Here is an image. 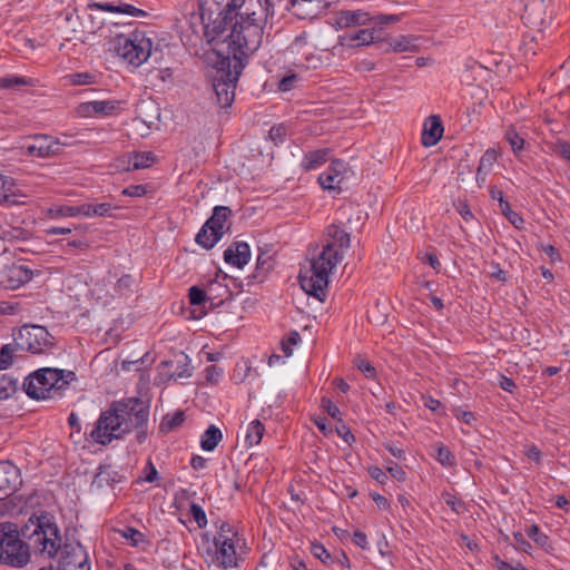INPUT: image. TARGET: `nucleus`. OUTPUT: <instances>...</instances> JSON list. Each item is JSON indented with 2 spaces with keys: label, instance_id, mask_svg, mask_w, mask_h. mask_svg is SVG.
<instances>
[{
  "label": "nucleus",
  "instance_id": "obj_53",
  "mask_svg": "<svg viewBox=\"0 0 570 570\" xmlns=\"http://www.w3.org/2000/svg\"><path fill=\"white\" fill-rule=\"evenodd\" d=\"M122 534L132 546H138L144 540V534L134 528H127Z\"/></svg>",
  "mask_w": 570,
  "mask_h": 570
},
{
  "label": "nucleus",
  "instance_id": "obj_8",
  "mask_svg": "<svg viewBox=\"0 0 570 570\" xmlns=\"http://www.w3.org/2000/svg\"><path fill=\"white\" fill-rule=\"evenodd\" d=\"M53 337L40 325L23 326L14 338L16 347L19 351H28L32 354L43 353L52 346Z\"/></svg>",
  "mask_w": 570,
  "mask_h": 570
},
{
  "label": "nucleus",
  "instance_id": "obj_31",
  "mask_svg": "<svg viewBox=\"0 0 570 570\" xmlns=\"http://www.w3.org/2000/svg\"><path fill=\"white\" fill-rule=\"evenodd\" d=\"M222 440V432L215 425H210L202 435L200 445L205 451H213Z\"/></svg>",
  "mask_w": 570,
  "mask_h": 570
},
{
  "label": "nucleus",
  "instance_id": "obj_2",
  "mask_svg": "<svg viewBox=\"0 0 570 570\" xmlns=\"http://www.w3.org/2000/svg\"><path fill=\"white\" fill-rule=\"evenodd\" d=\"M351 245L350 233L340 225L332 224L324 232V245L321 253L309 259L307 269L302 271L298 281L302 289L321 302L326 297L328 276L344 258Z\"/></svg>",
  "mask_w": 570,
  "mask_h": 570
},
{
  "label": "nucleus",
  "instance_id": "obj_47",
  "mask_svg": "<svg viewBox=\"0 0 570 570\" xmlns=\"http://www.w3.org/2000/svg\"><path fill=\"white\" fill-rule=\"evenodd\" d=\"M189 302L191 305H202L206 302V294L197 286L189 288Z\"/></svg>",
  "mask_w": 570,
  "mask_h": 570
},
{
  "label": "nucleus",
  "instance_id": "obj_18",
  "mask_svg": "<svg viewBox=\"0 0 570 570\" xmlns=\"http://www.w3.org/2000/svg\"><path fill=\"white\" fill-rule=\"evenodd\" d=\"M245 0H198L199 14L202 20L205 21L206 16L210 20V17L215 14V9H227V11H236L243 8Z\"/></svg>",
  "mask_w": 570,
  "mask_h": 570
},
{
  "label": "nucleus",
  "instance_id": "obj_13",
  "mask_svg": "<svg viewBox=\"0 0 570 570\" xmlns=\"http://www.w3.org/2000/svg\"><path fill=\"white\" fill-rule=\"evenodd\" d=\"M347 173V165L343 160H333L326 171L318 176V183L324 189L340 191Z\"/></svg>",
  "mask_w": 570,
  "mask_h": 570
},
{
  "label": "nucleus",
  "instance_id": "obj_59",
  "mask_svg": "<svg viewBox=\"0 0 570 570\" xmlns=\"http://www.w3.org/2000/svg\"><path fill=\"white\" fill-rule=\"evenodd\" d=\"M357 368L364 373L366 377H373L375 374V368L371 365V363L366 360L360 358L356 361Z\"/></svg>",
  "mask_w": 570,
  "mask_h": 570
},
{
  "label": "nucleus",
  "instance_id": "obj_29",
  "mask_svg": "<svg viewBox=\"0 0 570 570\" xmlns=\"http://www.w3.org/2000/svg\"><path fill=\"white\" fill-rule=\"evenodd\" d=\"M340 41L342 45L348 42L351 46H353L354 42H356V46L370 45L375 42L374 31L370 29H363L355 32L354 35L340 37Z\"/></svg>",
  "mask_w": 570,
  "mask_h": 570
},
{
  "label": "nucleus",
  "instance_id": "obj_26",
  "mask_svg": "<svg viewBox=\"0 0 570 570\" xmlns=\"http://www.w3.org/2000/svg\"><path fill=\"white\" fill-rule=\"evenodd\" d=\"M222 237L220 232H216L215 228L206 227V224H204L197 233L195 240L205 249H210L220 240Z\"/></svg>",
  "mask_w": 570,
  "mask_h": 570
},
{
  "label": "nucleus",
  "instance_id": "obj_42",
  "mask_svg": "<svg viewBox=\"0 0 570 570\" xmlns=\"http://www.w3.org/2000/svg\"><path fill=\"white\" fill-rule=\"evenodd\" d=\"M436 460L444 466H452L455 463L453 454L444 445H438Z\"/></svg>",
  "mask_w": 570,
  "mask_h": 570
},
{
  "label": "nucleus",
  "instance_id": "obj_63",
  "mask_svg": "<svg viewBox=\"0 0 570 570\" xmlns=\"http://www.w3.org/2000/svg\"><path fill=\"white\" fill-rule=\"evenodd\" d=\"M424 405L429 407L432 412H436L439 414L442 413L443 405L439 400L433 397H424Z\"/></svg>",
  "mask_w": 570,
  "mask_h": 570
},
{
  "label": "nucleus",
  "instance_id": "obj_46",
  "mask_svg": "<svg viewBox=\"0 0 570 570\" xmlns=\"http://www.w3.org/2000/svg\"><path fill=\"white\" fill-rule=\"evenodd\" d=\"M552 150L570 163V144L566 140H557L552 144Z\"/></svg>",
  "mask_w": 570,
  "mask_h": 570
},
{
  "label": "nucleus",
  "instance_id": "obj_32",
  "mask_svg": "<svg viewBox=\"0 0 570 570\" xmlns=\"http://www.w3.org/2000/svg\"><path fill=\"white\" fill-rule=\"evenodd\" d=\"M264 425L258 420H254L249 423L245 441L248 445L253 446L261 442L263 435H264Z\"/></svg>",
  "mask_w": 570,
  "mask_h": 570
},
{
  "label": "nucleus",
  "instance_id": "obj_11",
  "mask_svg": "<svg viewBox=\"0 0 570 570\" xmlns=\"http://www.w3.org/2000/svg\"><path fill=\"white\" fill-rule=\"evenodd\" d=\"M240 539L224 538L215 535L214 546L216 548L214 562L223 568H235L238 566L237 546Z\"/></svg>",
  "mask_w": 570,
  "mask_h": 570
},
{
  "label": "nucleus",
  "instance_id": "obj_55",
  "mask_svg": "<svg viewBox=\"0 0 570 570\" xmlns=\"http://www.w3.org/2000/svg\"><path fill=\"white\" fill-rule=\"evenodd\" d=\"M494 561L498 570H528L527 568L522 567L520 562L512 564L504 560H501L498 556L494 558Z\"/></svg>",
  "mask_w": 570,
  "mask_h": 570
},
{
  "label": "nucleus",
  "instance_id": "obj_12",
  "mask_svg": "<svg viewBox=\"0 0 570 570\" xmlns=\"http://www.w3.org/2000/svg\"><path fill=\"white\" fill-rule=\"evenodd\" d=\"M22 484L20 470L9 461L0 462V500L13 494Z\"/></svg>",
  "mask_w": 570,
  "mask_h": 570
},
{
  "label": "nucleus",
  "instance_id": "obj_64",
  "mask_svg": "<svg viewBox=\"0 0 570 570\" xmlns=\"http://www.w3.org/2000/svg\"><path fill=\"white\" fill-rule=\"evenodd\" d=\"M514 541L515 544L518 546V549L525 553H530L531 544L523 538L522 533H515Z\"/></svg>",
  "mask_w": 570,
  "mask_h": 570
},
{
  "label": "nucleus",
  "instance_id": "obj_48",
  "mask_svg": "<svg viewBox=\"0 0 570 570\" xmlns=\"http://www.w3.org/2000/svg\"><path fill=\"white\" fill-rule=\"evenodd\" d=\"M312 554L326 563L331 559L330 552L320 543H313L311 547Z\"/></svg>",
  "mask_w": 570,
  "mask_h": 570
},
{
  "label": "nucleus",
  "instance_id": "obj_28",
  "mask_svg": "<svg viewBox=\"0 0 570 570\" xmlns=\"http://www.w3.org/2000/svg\"><path fill=\"white\" fill-rule=\"evenodd\" d=\"M330 149H318L305 155L302 167L305 170H313L325 164L328 159Z\"/></svg>",
  "mask_w": 570,
  "mask_h": 570
},
{
  "label": "nucleus",
  "instance_id": "obj_20",
  "mask_svg": "<svg viewBox=\"0 0 570 570\" xmlns=\"http://www.w3.org/2000/svg\"><path fill=\"white\" fill-rule=\"evenodd\" d=\"M443 131L444 128L440 116H430L424 122L422 131V144L425 147L436 145L439 140L442 138Z\"/></svg>",
  "mask_w": 570,
  "mask_h": 570
},
{
  "label": "nucleus",
  "instance_id": "obj_50",
  "mask_svg": "<svg viewBox=\"0 0 570 570\" xmlns=\"http://www.w3.org/2000/svg\"><path fill=\"white\" fill-rule=\"evenodd\" d=\"M68 78L70 82L76 86L91 83L94 80V76L88 72L73 73L70 75Z\"/></svg>",
  "mask_w": 570,
  "mask_h": 570
},
{
  "label": "nucleus",
  "instance_id": "obj_36",
  "mask_svg": "<svg viewBox=\"0 0 570 570\" xmlns=\"http://www.w3.org/2000/svg\"><path fill=\"white\" fill-rule=\"evenodd\" d=\"M24 237L26 232L22 228L0 225V239L11 242L14 239H23Z\"/></svg>",
  "mask_w": 570,
  "mask_h": 570
},
{
  "label": "nucleus",
  "instance_id": "obj_60",
  "mask_svg": "<svg viewBox=\"0 0 570 570\" xmlns=\"http://www.w3.org/2000/svg\"><path fill=\"white\" fill-rule=\"evenodd\" d=\"M322 402H323V407L325 409L327 414L331 417L341 421V417H340L341 411H340V409L331 400L323 399Z\"/></svg>",
  "mask_w": 570,
  "mask_h": 570
},
{
  "label": "nucleus",
  "instance_id": "obj_51",
  "mask_svg": "<svg viewBox=\"0 0 570 570\" xmlns=\"http://www.w3.org/2000/svg\"><path fill=\"white\" fill-rule=\"evenodd\" d=\"M401 16L399 14H379L376 17H372V21L379 26H386L399 22Z\"/></svg>",
  "mask_w": 570,
  "mask_h": 570
},
{
  "label": "nucleus",
  "instance_id": "obj_30",
  "mask_svg": "<svg viewBox=\"0 0 570 570\" xmlns=\"http://www.w3.org/2000/svg\"><path fill=\"white\" fill-rule=\"evenodd\" d=\"M115 209L109 203L82 204L79 206L80 215L83 216H111Z\"/></svg>",
  "mask_w": 570,
  "mask_h": 570
},
{
  "label": "nucleus",
  "instance_id": "obj_62",
  "mask_svg": "<svg viewBox=\"0 0 570 570\" xmlns=\"http://www.w3.org/2000/svg\"><path fill=\"white\" fill-rule=\"evenodd\" d=\"M217 535H224V538L239 539L233 527L227 522H223L219 527Z\"/></svg>",
  "mask_w": 570,
  "mask_h": 570
},
{
  "label": "nucleus",
  "instance_id": "obj_22",
  "mask_svg": "<svg viewBox=\"0 0 570 570\" xmlns=\"http://www.w3.org/2000/svg\"><path fill=\"white\" fill-rule=\"evenodd\" d=\"M420 38L415 36H400L387 41L389 50L394 52H417Z\"/></svg>",
  "mask_w": 570,
  "mask_h": 570
},
{
  "label": "nucleus",
  "instance_id": "obj_52",
  "mask_svg": "<svg viewBox=\"0 0 570 570\" xmlns=\"http://www.w3.org/2000/svg\"><path fill=\"white\" fill-rule=\"evenodd\" d=\"M527 533H528L529 538L533 539L541 547H543L546 544V542L548 541V537L540 533V529L535 524L531 525L528 529Z\"/></svg>",
  "mask_w": 570,
  "mask_h": 570
},
{
  "label": "nucleus",
  "instance_id": "obj_24",
  "mask_svg": "<svg viewBox=\"0 0 570 570\" xmlns=\"http://www.w3.org/2000/svg\"><path fill=\"white\" fill-rule=\"evenodd\" d=\"M119 102L114 100L108 101H90L79 106V112L81 115L100 114L111 115L118 107Z\"/></svg>",
  "mask_w": 570,
  "mask_h": 570
},
{
  "label": "nucleus",
  "instance_id": "obj_57",
  "mask_svg": "<svg viewBox=\"0 0 570 570\" xmlns=\"http://www.w3.org/2000/svg\"><path fill=\"white\" fill-rule=\"evenodd\" d=\"M147 193L144 185H131L122 190V194L130 197H141Z\"/></svg>",
  "mask_w": 570,
  "mask_h": 570
},
{
  "label": "nucleus",
  "instance_id": "obj_16",
  "mask_svg": "<svg viewBox=\"0 0 570 570\" xmlns=\"http://www.w3.org/2000/svg\"><path fill=\"white\" fill-rule=\"evenodd\" d=\"M136 117L132 120V126H145L146 129H150L160 118V109L158 105L151 100H141L136 107Z\"/></svg>",
  "mask_w": 570,
  "mask_h": 570
},
{
  "label": "nucleus",
  "instance_id": "obj_33",
  "mask_svg": "<svg viewBox=\"0 0 570 570\" xmlns=\"http://www.w3.org/2000/svg\"><path fill=\"white\" fill-rule=\"evenodd\" d=\"M185 420L184 411H176L173 414H167L163 417L160 423V431L168 433L174 429L178 428Z\"/></svg>",
  "mask_w": 570,
  "mask_h": 570
},
{
  "label": "nucleus",
  "instance_id": "obj_44",
  "mask_svg": "<svg viewBox=\"0 0 570 570\" xmlns=\"http://www.w3.org/2000/svg\"><path fill=\"white\" fill-rule=\"evenodd\" d=\"M134 283L135 281L130 275H124L118 279L115 289L119 295H124L126 292L131 291Z\"/></svg>",
  "mask_w": 570,
  "mask_h": 570
},
{
  "label": "nucleus",
  "instance_id": "obj_1",
  "mask_svg": "<svg viewBox=\"0 0 570 570\" xmlns=\"http://www.w3.org/2000/svg\"><path fill=\"white\" fill-rule=\"evenodd\" d=\"M22 535L28 542L20 538L17 524L0 523V563L22 568L30 561V549L49 558L57 554L60 534L53 517L49 513L32 515L22 529Z\"/></svg>",
  "mask_w": 570,
  "mask_h": 570
},
{
  "label": "nucleus",
  "instance_id": "obj_37",
  "mask_svg": "<svg viewBox=\"0 0 570 570\" xmlns=\"http://www.w3.org/2000/svg\"><path fill=\"white\" fill-rule=\"evenodd\" d=\"M116 474L109 466H100L98 472L96 473L92 484L98 488H102L104 485H109L110 482L115 481V478L111 475Z\"/></svg>",
  "mask_w": 570,
  "mask_h": 570
},
{
  "label": "nucleus",
  "instance_id": "obj_19",
  "mask_svg": "<svg viewBox=\"0 0 570 570\" xmlns=\"http://www.w3.org/2000/svg\"><path fill=\"white\" fill-rule=\"evenodd\" d=\"M250 258V249L245 242H234L224 252V259L235 267H244Z\"/></svg>",
  "mask_w": 570,
  "mask_h": 570
},
{
  "label": "nucleus",
  "instance_id": "obj_41",
  "mask_svg": "<svg viewBox=\"0 0 570 570\" xmlns=\"http://www.w3.org/2000/svg\"><path fill=\"white\" fill-rule=\"evenodd\" d=\"M505 139L515 154L523 149L524 139L513 128L507 130Z\"/></svg>",
  "mask_w": 570,
  "mask_h": 570
},
{
  "label": "nucleus",
  "instance_id": "obj_23",
  "mask_svg": "<svg viewBox=\"0 0 570 570\" xmlns=\"http://www.w3.org/2000/svg\"><path fill=\"white\" fill-rule=\"evenodd\" d=\"M232 210L226 206H216L213 209V215L206 220V227L215 228L220 232L222 236L228 229L226 227L227 218L230 216Z\"/></svg>",
  "mask_w": 570,
  "mask_h": 570
},
{
  "label": "nucleus",
  "instance_id": "obj_5",
  "mask_svg": "<svg viewBox=\"0 0 570 570\" xmlns=\"http://www.w3.org/2000/svg\"><path fill=\"white\" fill-rule=\"evenodd\" d=\"M75 380L72 371L43 367L26 377L22 389L36 400L55 399L61 396L62 391Z\"/></svg>",
  "mask_w": 570,
  "mask_h": 570
},
{
  "label": "nucleus",
  "instance_id": "obj_39",
  "mask_svg": "<svg viewBox=\"0 0 570 570\" xmlns=\"http://www.w3.org/2000/svg\"><path fill=\"white\" fill-rule=\"evenodd\" d=\"M49 215L52 218L58 217H75L80 215L79 206H60L49 209Z\"/></svg>",
  "mask_w": 570,
  "mask_h": 570
},
{
  "label": "nucleus",
  "instance_id": "obj_25",
  "mask_svg": "<svg viewBox=\"0 0 570 570\" xmlns=\"http://www.w3.org/2000/svg\"><path fill=\"white\" fill-rule=\"evenodd\" d=\"M0 204L8 206L23 204V202L18 199L13 180L2 175H0Z\"/></svg>",
  "mask_w": 570,
  "mask_h": 570
},
{
  "label": "nucleus",
  "instance_id": "obj_7",
  "mask_svg": "<svg viewBox=\"0 0 570 570\" xmlns=\"http://www.w3.org/2000/svg\"><path fill=\"white\" fill-rule=\"evenodd\" d=\"M114 49L119 57L138 67L150 56L151 40L139 31L129 36L119 35L115 39Z\"/></svg>",
  "mask_w": 570,
  "mask_h": 570
},
{
  "label": "nucleus",
  "instance_id": "obj_38",
  "mask_svg": "<svg viewBox=\"0 0 570 570\" xmlns=\"http://www.w3.org/2000/svg\"><path fill=\"white\" fill-rule=\"evenodd\" d=\"M30 80L20 76H6L0 78V89H11L21 86H27Z\"/></svg>",
  "mask_w": 570,
  "mask_h": 570
},
{
  "label": "nucleus",
  "instance_id": "obj_27",
  "mask_svg": "<svg viewBox=\"0 0 570 570\" xmlns=\"http://www.w3.org/2000/svg\"><path fill=\"white\" fill-rule=\"evenodd\" d=\"M498 155L494 149H488L480 159L476 170V181L481 185L485 181L487 175L497 161Z\"/></svg>",
  "mask_w": 570,
  "mask_h": 570
},
{
  "label": "nucleus",
  "instance_id": "obj_40",
  "mask_svg": "<svg viewBox=\"0 0 570 570\" xmlns=\"http://www.w3.org/2000/svg\"><path fill=\"white\" fill-rule=\"evenodd\" d=\"M501 212L502 214L508 218V220L515 226L517 228H520L523 224V219L511 209L510 204L505 199H501Z\"/></svg>",
  "mask_w": 570,
  "mask_h": 570
},
{
  "label": "nucleus",
  "instance_id": "obj_10",
  "mask_svg": "<svg viewBox=\"0 0 570 570\" xmlns=\"http://www.w3.org/2000/svg\"><path fill=\"white\" fill-rule=\"evenodd\" d=\"M215 13H217V17L214 20L212 18L209 20L208 16H206L205 21L202 20L206 29V35L212 37V41H215L217 45L226 43L228 48V33L230 32L238 13L236 11H227V9H215Z\"/></svg>",
  "mask_w": 570,
  "mask_h": 570
},
{
  "label": "nucleus",
  "instance_id": "obj_17",
  "mask_svg": "<svg viewBox=\"0 0 570 570\" xmlns=\"http://www.w3.org/2000/svg\"><path fill=\"white\" fill-rule=\"evenodd\" d=\"M372 21L370 13L362 10H342L335 13L333 26L336 29L366 26Z\"/></svg>",
  "mask_w": 570,
  "mask_h": 570
},
{
  "label": "nucleus",
  "instance_id": "obj_58",
  "mask_svg": "<svg viewBox=\"0 0 570 570\" xmlns=\"http://www.w3.org/2000/svg\"><path fill=\"white\" fill-rule=\"evenodd\" d=\"M444 498H445V503L451 507V509L456 512V513H461L462 510L464 509V503L456 499L455 497L446 493L444 494Z\"/></svg>",
  "mask_w": 570,
  "mask_h": 570
},
{
  "label": "nucleus",
  "instance_id": "obj_35",
  "mask_svg": "<svg viewBox=\"0 0 570 570\" xmlns=\"http://www.w3.org/2000/svg\"><path fill=\"white\" fill-rule=\"evenodd\" d=\"M19 351L16 344H6L0 350V370H6L12 365L14 360V352Z\"/></svg>",
  "mask_w": 570,
  "mask_h": 570
},
{
  "label": "nucleus",
  "instance_id": "obj_3",
  "mask_svg": "<svg viewBox=\"0 0 570 570\" xmlns=\"http://www.w3.org/2000/svg\"><path fill=\"white\" fill-rule=\"evenodd\" d=\"M148 417L149 406L141 399L128 397L115 401L108 410L101 412L90 436L95 442L107 445L114 440L124 438L134 429L146 425Z\"/></svg>",
  "mask_w": 570,
  "mask_h": 570
},
{
  "label": "nucleus",
  "instance_id": "obj_6",
  "mask_svg": "<svg viewBox=\"0 0 570 570\" xmlns=\"http://www.w3.org/2000/svg\"><path fill=\"white\" fill-rule=\"evenodd\" d=\"M245 63L232 62L230 57L222 59L213 77V89L217 104L222 108L230 107L235 98V89Z\"/></svg>",
  "mask_w": 570,
  "mask_h": 570
},
{
  "label": "nucleus",
  "instance_id": "obj_49",
  "mask_svg": "<svg viewBox=\"0 0 570 570\" xmlns=\"http://www.w3.org/2000/svg\"><path fill=\"white\" fill-rule=\"evenodd\" d=\"M298 80H299V78L297 75H295V73L288 75L279 81L278 88L282 91H289L293 88H295V85L298 82Z\"/></svg>",
  "mask_w": 570,
  "mask_h": 570
},
{
  "label": "nucleus",
  "instance_id": "obj_21",
  "mask_svg": "<svg viewBox=\"0 0 570 570\" xmlns=\"http://www.w3.org/2000/svg\"><path fill=\"white\" fill-rule=\"evenodd\" d=\"M323 0H291L294 14L299 19H313L322 13Z\"/></svg>",
  "mask_w": 570,
  "mask_h": 570
},
{
  "label": "nucleus",
  "instance_id": "obj_45",
  "mask_svg": "<svg viewBox=\"0 0 570 570\" xmlns=\"http://www.w3.org/2000/svg\"><path fill=\"white\" fill-rule=\"evenodd\" d=\"M301 341V336L297 332H292L287 340L282 341V350L286 357L292 355L291 346L296 345Z\"/></svg>",
  "mask_w": 570,
  "mask_h": 570
},
{
  "label": "nucleus",
  "instance_id": "obj_43",
  "mask_svg": "<svg viewBox=\"0 0 570 570\" xmlns=\"http://www.w3.org/2000/svg\"><path fill=\"white\" fill-rule=\"evenodd\" d=\"M190 515L196 521L198 528L203 529L207 525V518L204 509L197 503H191L189 509Z\"/></svg>",
  "mask_w": 570,
  "mask_h": 570
},
{
  "label": "nucleus",
  "instance_id": "obj_61",
  "mask_svg": "<svg viewBox=\"0 0 570 570\" xmlns=\"http://www.w3.org/2000/svg\"><path fill=\"white\" fill-rule=\"evenodd\" d=\"M223 371L222 368L212 365L206 368V380L210 383H217Z\"/></svg>",
  "mask_w": 570,
  "mask_h": 570
},
{
  "label": "nucleus",
  "instance_id": "obj_15",
  "mask_svg": "<svg viewBox=\"0 0 570 570\" xmlns=\"http://www.w3.org/2000/svg\"><path fill=\"white\" fill-rule=\"evenodd\" d=\"M24 148L29 156L43 158L57 155L61 144L47 135H38Z\"/></svg>",
  "mask_w": 570,
  "mask_h": 570
},
{
  "label": "nucleus",
  "instance_id": "obj_56",
  "mask_svg": "<svg viewBox=\"0 0 570 570\" xmlns=\"http://www.w3.org/2000/svg\"><path fill=\"white\" fill-rule=\"evenodd\" d=\"M119 13H125L131 17H144L146 12L128 3L119 4Z\"/></svg>",
  "mask_w": 570,
  "mask_h": 570
},
{
  "label": "nucleus",
  "instance_id": "obj_9",
  "mask_svg": "<svg viewBox=\"0 0 570 570\" xmlns=\"http://www.w3.org/2000/svg\"><path fill=\"white\" fill-rule=\"evenodd\" d=\"M60 553L58 570H90L86 549L79 542L61 540L57 543V553Z\"/></svg>",
  "mask_w": 570,
  "mask_h": 570
},
{
  "label": "nucleus",
  "instance_id": "obj_14",
  "mask_svg": "<svg viewBox=\"0 0 570 570\" xmlns=\"http://www.w3.org/2000/svg\"><path fill=\"white\" fill-rule=\"evenodd\" d=\"M32 271L26 265L12 264L6 266L0 274V284L6 288L14 289L28 283L32 278Z\"/></svg>",
  "mask_w": 570,
  "mask_h": 570
},
{
  "label": "nucleus",
  "instance_id": "obj_54",
  "mask_svg": "<svg viewBox=\"0 0 570 570\" xmlns=\"http://www.w3.org/2000/svg\"><path fill=\"white\" fill-rule=\"evenodd\" d=\"M286 128L282 125L273 126L269 130V138L275 142H283L284 137L286 136Z\"/></svg>",
  "mask_w": 570,
  "mask_h": 570
},
{
  "label": "nucleus",
  "instance_id": "obj_4",
  "mask_svg": "<svg viewBox=\"0 0 570 570\" xmlns=\"http://www.w3.org/2000/svg\"><path fill=\"white\" fill-rule=\"evenodd\" d=\"M266 6H262L257 1L259 10H250L249 7L242 13H238L239 20L236 18L232 27L229 37L228 56L233 55L232 62L238 61L245 63V59L255 52L263 40L264 26L268 16L274 14L273 3L265 0Z\"/></svg>",
  "mask_w": 570,
  "mask_h": 570
},
{
  "label": "nucleus",
  "instance_id": "obj_34",
  "mask_svg": "<svg viewBox=\"0 0 570 570\" xmlns=\"http://www.w3.org/2000/svg\"><path fill=\"white\" fill-rule=\"evenodd\" d=\"M155 160L153 153H135L130 158L128 169H144L150 166Z\"/></svg>",
  "mask_w": 570,
  "mask_h": 570
}]
</instances>
